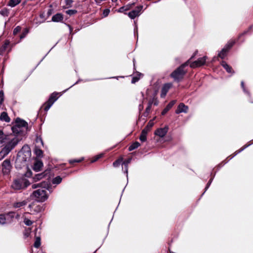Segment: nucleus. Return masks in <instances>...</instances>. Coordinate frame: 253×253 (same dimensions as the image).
Returning a JSON list of instances; mask_svg holds the SVG:
<instances>
[{"label":"nucleus","instance_id":"f257e3e1","mask_svg":"<svg viewBox=\"0 0 253 253\" xmlns=\"http://www.w3.org/2000/svg\"><path fill=\"white\" fill-rule=\"evenodd\" d=\"M50 183L49 181L48 180L43 181L39 183L33 184L32 185V187L33 189H36L39 187H41L42 188L35 190L33 192V198H35V200H37V201L40 202H43L46 201L48 197V195L46 193V190L43 189L42 188L47 189L51 193L52 192V190L51 187L50 185Z\"/></svg>","mask_w":253,"mask_h":253},{"label":"nucleus","instance_id":"f03ea898","mask_svg":"<svg viewBox=\"0 0 253 253\" xmlns=\"http://www.w3.org/2000/svg\"><path fill=\"white\" fill-rule=\"evenodd\" d=\"M31 156L30 148L28 145H24L18 153L15 163L16 168H21L26 165V163L29 161Z\"/></svg>","mask_w":253,"mask_h":253},{"label":"nucleus","instance_id":"7ed1b4c3","mask_svg":"<svg viewBox=\"0 0 253 253\" xmlns=\"http://www.w3.org/2000/svg\"><path fill=\"white\" fill-rule=\"evenodd\" d=\"M30 182L25 177L22 176L15 178L11 184V188L15 190H19L26 188Z\"/></svg>","mask_w":253,"mask_h":253},{"label":"nucleus","instance_id":"20e7f679","mask_svg":"<svg viewBox=\"0 0 253 253\" xmlns=\"http://www.w3.org/2000/svg\"><path fill=\"white\" fill-rule=\"evenodd\" d=\"M189 62V60H188L186 62L181 65L171 74V77L173 78L175 81L179 82L183 79L186 72L184 70V68L188 65Z\"/></svg>","mask_w":253,"mask_h":253},{"label":"nucleus","instance_id":"39448f33","mask_svg":"<svg viewBox=\"0 0 253 253\" xmlns=\"http://www.w3.org/2000/svg\"><path fill=\"white\" fill-rule=\"evenodd\" d=\"M20 140V139L17 136L11 138L10 136L8 137V140H6L5 146L3 149L7 153H9L18 144Z\"/></svg>","mask_w":253,"mask_h":253},{"label":"nucleus","instance_id":"423d86ee","mask_svg":"<svg viewBox=\"0 0 253 253\" xmlns=\"http://www.w3.org/2000/svg\"><path fill=\"white\" fill-rule=\"evenodd\" d=\"M58 94V93L56 92H54L51 94L48 100L44 104V110L45 111L47 112L57 100L58 98L57 96Z\"/></svg>","mask_w":253,"mask_h":253},{"label":"nucleus","instance_id":"0eeeda50","mask_svg":"<svg viewBox=\"0 0 253 253\" xmlns=\"http://www.w3.org/2000/svg\"><path fill=\"white\" fill-rule=\"evenodd\" d=\"M234 44V42H228L225 47L219 52L218 54V57L221 58V59H224L229 49L232 47V46Z\"/></svg>","mask_w":253,"mask_h":253},{"label":"nucleus","instance_id":"6e6552de","mask_svg":"<svg viewBox=\"0 0 253 253\" xmlns=\"http://www.w3.org/2000/svg\"><path fill=\"white\" fill-rule=\"evenodd\" d=\"M50 175V170L46 169L44 172L36 174L33 177L34 182H37L44 177L48 178Z\"/></svg>","mask_w":253,"mask_h":253},{"label":"nucleus","instance_id":"1a4fd4ad","mask_svg":"<svg viewBox=\"0 0 253 253\" xmlns=\"http://www.w3.org/2000/svg\"><path fill=\"white\" fill-rule=\"evenodd\" d=\"M143 7V6L142 5L137 6L135 9H134L128 13V16L131 19H134L136 17L140 15Z\"/></svg>","mask_w":253,"mask_h":253},{"label":"nucleus","instance_id":"9d476101","mask_svg":"<svg viewBox=\"0 0 253 253\" xmlns=\"http://www.w3.org/2000/svg\"><path fill=\"white\" fill-rule=\"evenodd\" d=\"M206 56L199 58L197 60L191 63L190 64V67L194 68L204 65L206 63Z\"/></svg>","mask_w":253,"mask_h":253},{"label":"nucleus","instance_id":"9b49d317","mask_svg":"<svg viewBox=\"0 0 253 253\" xmlns=\"http://www.w3.org/2000/svg\"><path fill=\"white\" fill-rule=\"evenodd\" d=\"M11 165L10 161L8 159L4 160L2 164V170L4 174L9 173L11 169Z\"/></svg>","mask_w":253,"mask_h":253},{"label":"nucleus","instance_id":"f8f14e48","mask_svg":"<svg viewBox=\"0 0 253 253\" xmlns=\"http://www.w3.org/2000/svg\"><path fill=\"white\" fill-rule=\"evenodd\" d=\"M169 130V126H166L164 127L158 128L155 131V135L159 136L160 137H164L167 133Z\"/></svg>","mask_w":253,"mask_h":253},{"label":"nucleus","instance_id":"ddd939ff","mask_svg":"<svg viewBox=\"0 0 253 253\" xmlns=\"http://www.w3.org/2000/svg\"><path fill=\"white\" fill-rule=\"evenodd\" d=\"M15 126L21 127L25 129H28L27 123L20 118H17L16 119Z\"/></svg>","mask_w":253,"mask_h":253},{"label":"nucleus","instance_id":"4468645a","mask_svg":"<svg viewBox=\"0 0 253 253\" xmlns=\"http://www.w3.org/2000/svg\"><path fill=\"white\" fill-rule=\"evenodd\" d=\"M43 167V163L42 162L39 160H36L34 161L33 169L36 172L40 171Z\"/></svg>","mask_w":253,"mask_h":253},{"label":"nucleus","instance_id":"2eb2a0df","mask_svg":"<svg viewBox=\"0 0 253 253\" xmlns=\"http://www.w3.org/2000/svg\"><path fill=\"white\" fill-rule=\"evenodd\" d=\"M172 84L170 83L166 84L163 85L161 90V97H165L169 90Z\"/></svg>","mask_w":253,"mask_h":253},{"label":"nucleus","instance_id":"dca6fc26","mask_svg":"<svg viewBox=\"0 0 253 253\" xmlns=\"http://www.w3.org/2000/svg\"><path fill=\"white\" fill-rule=\"evenodd\" d=\"M188 110L187 106L184 105V103H181L178 105L177 110L175 111L176 114H179L180 113H187Z\"/></svg>","mask_w":253,"mask_h":253},{"label":"nucleus","instance_id":"f3484780","mask_svg":"<svg viewBox=\"0 0 253 253\" xmlns=\"http://www.w3.org/2000/svg\"><path fill=\"white\" fill-rule=\"evenodd\" d=\"M12 132L15 134H23L27 131V129H25L21 127L14 126L12 127Z\"/></svg>","mask_w":253,"mask_h":253},{"label":"nucleus","instance_id":"a211bd4d","mask_svg":"<svg viewBox=\"0 0 253 253\" xmlns=\"http://www.w3.org/2000/svg\"><path fill=\"white\" fill-rule=\"evenodd\" d=\"M14 212L11 211L6 213H4L7 224L11 223L13 221Z\"/></svg>","mask_w":253,"mask_h":253},{"label":"nucleus","instance_id":"6ab92c4d","mask_svg":"<svg viewBox=\"0 0 253 253\" xmlns=\"http://www.w3.org/2000/svg\"><path fill=\"white\" fill-rule=\"evenodd\" d=\"M221 65L226 70L227 72L232 74H234V72L233 70L232 67L229 65L226 62L222 61L221 62Z\"/></svg>","mask_w":253,"mask_h":253},{"label":"nucleus","instance_id":"aec40b11","mask_svg":"<svg viewBox=\"0 0 253 253\" xmlns=\"http://www.w3.org/2000/svg\"><path fill=\"white\" fill-rule=\"evenodd\" d=\"M28 207L30 208L31 211H34L35 212H41L42 210V208L41 206L38 205L35 207V205L33 204H30Z\"/></svg>","mask_w":253,"mask_h":253},{"label":"nucleus","instance_id":"412c9836","mask_svg":"<svg viewBox=\"0 0 253 253\" xmlns=\"http://www.w3.org/2000/svg\"><path fill=\"white\" fill-rule=\"evenodd\" d=\"M175 103V100H172L170 101L165 107V108L163 110L162 112V115H165L171 109V108L174 105Z\"/></svg>","mask_w":253,"mask_h":253},{"label":"nucleus","instance_id":"4be33fe9","mask_svg":"<svg viewBox=\"0 0 253 253\" xmlns=\"http://www.w3.org/2000/svg\"><path fill=\"white\" fill-rule=\"evenodd\" d=\"M63 19V16L61 13H57L54 15L52 17V21L55 22H61Z\"/></svg>","mask_w":253,"mask_h":253},{"label":"nucleus","instance_id":"5701e85b","mask_svg":"<svg viewBox=\"0 0 253 253\" xmlns=\"http://www.w3.org/2000/svg\"><path fill=\"white\" fill-rule=\"evenodd\" d=\"M0 119L1 121H4L7 123H9L10 121V118L8 117L7 113L5 112H3L1 113Z\"/></svg>","mask_w":253,"mask_h":253},{"label":"nucleus","instance_id":"b1692460","mask_svg":"<svg viewBox=\"0 0 253 253\" xmlns=\"http://www.w3.org/2000/svg\"><path fill=\"white\" fill-rule=\"evenodd\" d=\"M27 204L26 200H24L20 202H15L13 204V207L15 208H19L26 206Z\"/></svg>","mask_w":253,"mask_h":253},{"label":"nucleus","instance_id":"393cba45","mask_svg":"<svg viewBox=\"0 0 253 253\" xmlns=\"http://www.w3.org/2000/svg\"><path fill=\"white\" fill-rule=\"evenodd\" d=\"M153 101L152 100H150L149 101L148 106L147 108H146L145 112L144 113L143 116L144 117H147L148 115H149L150 110L151 109V107L152 105Z\"/></svg>","mask_w":253,"mask_h":253},{"label":"nucleus","instance_id":"a878e982","mask_svg":"<svg viewBox=\"0 0 253 253\" xmlns=\"http://www.w3.org/2000/svg\"><path fill=\"white\" fill-rule=\"evenodd\" d=\"M253 144V143H249V144H247L246 145H245L244 146H243L241 148H240L239 150L236 151L234 155L231 157V159L233 158L234 157H235L236 155H237L238 154L240 153V152H241L242 151H243L244 149H245L246 148H247V147H248L249 146H250L251 145H252Z\"/></svg>","mask_w":253,"mask_h":253},{"label":"nucleus","instance_id":"bb28decb","mask_svg":"<svg viewBox=\"0 0 253 253\" xmlns=\"http://www.w3.org/2000/svg\"><path fill=\"white\" fill-rule=\"evenodd\" d=\"M148 132H146V130H142L139 137L140 140L142 142H144L147 139V135Z\"/></svg>","mask_w":253,"mask_h":253},{"label":"nucleus","instance_id":"cd10ccee","mask_svg":"<svg viewBox=\"0 0 253 253\" xmlns=\"http://www.w3.org/2000/svg\"><path fill=\"white\" fill-rule=\"evenodd\" d=\"M20 1L21 0H10L8 2V5L13 7L18 4Z\"/></svg>","mask_w":253,"mask_h":253},{"label":"nucleus","instance_id":"c85d7f7f","mask_svg":"<svg viewBox=\"0 0 253 253\" xmlns=\"http://www.w3.org/2000/svg\"><path fill=\"white\" fill-rule=\"evenodd\" d=\"M140 145V144L138 142H135L129 147L128 150L129 151H132L137 148Z\"/></svg>","mask_w":253,"mask_h":253},{"label":"nucleus","instance_id":"c756f323","mask_svg":"<svg viewBox=\"0 0 253 253\" xmlns=\"http://www.w3.org/2000/svg\"><path fill=\"white\" fill-rule=\"evenodd\" d=\"M7 224L5 215L4 214H0V225H5Z\"/></svg>","mask_w":253,"mask_h":253},{"label":"nucleus","instance_id":"7c9ffc66","mask_svg":"<svg viewBox=\"0 0 253 253\" xmlns=\"http://www.w3.org/2000/svg\"><path fill=\"white\" fill-rule=\"evenodd\" d=\"M62 180V178L60 176H58L52 179V182L53 184H59L61 182Z\"/></svg>","mask_w":253,"mask_h":253},{"label":"nucleus","instance_id":"2f4dec72","mask_svg":"<svg viewBox=\"0 0 253 253\" xmlns=\"http://www.w3.org/2000/svg\"><path fill=\"white\" fill-rule=\"evenodd\" d=\"M154 123L153 120H151L149 122L146 126L143 129V130H146L147 132H148V131L150 130L151 127L153 126Z\"/></svg>","mask_w":253,"mask_h":253},{"label":"nucleus","instance_id":"473e14b6","mask_svg":"<svg viewBox=\"0 0 253 253\" xmlns=\"http://www.w3.org/2000/svg\"><path fill=\"white\" fill-rule=\"evenodd\" d=\"M23 217L24 219L23 222L27 226H31L33 224V222L27 218L25 215H23Z\"/></svg>","mask_w":253,"mask_h":253},{"label":"nucleus","instance_id":"72a5a7b5","mask_svg":"<svg viewBox=\"0 0 253 253\" xmlns=\"http://www.w3.org/2000/svg\"><path fill=\"white\" fill-rule=\"evenodd\" d=\"M10 136L3 135L2 136H0V143H5L6 140H8V137Z\"/></svg>","mask_w":253,"mask_h":253},{"label":"nucleus","instance_id":"f704fd0d","mask_svg":"<svg viewBox=\"0 0 253 253\" xmlns=\"http://www.w3.org/2000/svg\"><path fill=\"white\" fill-rule=\"evenodd\" d=\"M123 158H119V159L117 160L113 163V166L114 167H118L120 165L121 163L123 162Z\"/></svg>","mask_w":253,"mask_h":253},{"label":"nucleus","instance_id":"c9c22d12","mask_svg":"<svg viewBox=\"0 0 253 253\" xmlns=\"http://www.w3.org/2000/svg\"><path fill=\"white\" fill-rule=\"evenodd\" d=\"M104 153H100V154H98L95 157H94L91 160V163H94L96 161H97L99 159L102 158L104 156Z\"/></svg>","mask_w":253,"mask_h":253},{"label":"nucleus","instance_id":"e433bc0d","mask_svg":"<svg viewBox=\"0 0 253 253\" xmlns=\"http://www.w3.org/2000/svg\"><path fill=\"white\" fill-rule=\"evenodd\" d=\"M9 153L5 151L3 148L0 152V161L7 156Z\"/></svg>","mask_w":253,"mask_h":253},{"label":"nucleus","instance_id":"4c0bfd02","mask_svg":"<svg viewBox=\"0 0 253 253\" xmlns=\"http://www.w3.org/2000/svg\"><path fill=\"white\" fill-rule=\"evenodd\" d=\"M9 42L7 41H6L3 44V45L2 46V47L0 48V52H4L5 49H6L7 46L9 45Z\"/></svg>","mask_w":253,"mask_h":253},{"label":"nucleus","instance_id":"58836bf2","mask_svg":"<svg viewBox=\"0 0 253 253\" xmlns=\"http://www.w3.org/2000/svg\"><path fill=\"white\" fill-rule=\"evenodd\" d=\"M40 241H41V239L40 237L36 238V241L34 243V247L35 248H38L40 247V246L41 245Z\"/></svg>","mask_w":253,"mask_h":253},{"label":"nucleus","instance_id":"ea45409f","mask_svg":"<svg viewBox=\"0 0 253 253\" xmlns=\"http://www.w3.org/2000/svg\"><path fill=\"white\" fill-rule=\"evenodd\" d=\"M84 160V158L82 157L80 159L70 160L69 161V162L70 164H72L74 163H80V162L83 161Z\"/></svg>","mask_w":253,"mask_h":253},{"label":"nucleus","instance_id":"a19ab883","mask_svg":"<svg viewBox=\"0 0 253 253\" xmlns=\"http://www.w3.org/2000/svg\"><path fill=\"white\" fill-rule=\"evenodd\" d=\"M28 33H29L28 29H25L20 36V40H22V39L24 38L26 36V35H27V34Z\"/></svg>","mask_w":253,"mask_h":253},{"label":"nucleus","instance_id":"79ce46f5","mask_svg":"<svg viewBox=\"0 0 253 253\" xmlns=\"http://www.w3.org/2000/svg\"><path fill=\"white\" fill-rule=\"evenodd\" d=\"M0 14L3 16H8V10L6 8H4L0 11Z\"/></svg>","mask_w":253,"mask_h":253},{"label":"nucleus","instance_id":"37998d69","mask_svg":"<svg viewBox=\"0 0 253 253\" xmlns=\"http://www.w3.org/2000/svg\"><path fill=\"white\" fill-rule=\"evenodd\" d=\"M77 11L75 9H70L66 11V13L70 15H72L76 14Z\"/></svg>","mask_w":253,"mask_h":253},{"label":"nucleus","instance_id":"c03bdc74","mask_svg":"<svg viewBox=\"0 0 253 253\" xmlns=\"http://www.w3.org/2000/svg\"><path fill=\"white\" fill-rule=\"evenodd\" d=\"M21 30V28L20 26H17L13 30V34L14 35H17Z\"/></svg>","mask_w":253,"mask_h":253},{"label":"nucleus","instance_id":"a18cd8bd","mask_svg":"<svg viewBox=\"0 0 253 253\" xmlns=\"http://www.w3.org/2000/svg\"><path fill=\"white\" fill-rule=\"evenodd\" d=\"M4 100V93L2 90L0 91V104H1Z\"/></svg>","mask_w":253,"mask_h":253},{"label":"nucleus","instance_id":"49530a36","mask_svg":"<svg viewBox=\"0 0 253 253\" xmlns=\"http://www.w3.org/2000/svg\"><path fill=\"white\" fill-rule=\"evenodd\" d=\"M35 153H36V154L39 156V157H40L42 155V150H41V149H38V148H36V150H35Z\"/></svg>","mask_w":253,"mask_h":253},{"label":"nucleus","instance_id":"de8ad7c7","mask_svg":"<svg viewBox=\"0 0 253 253\" xmlns=\"http://www.w3.org/2000/svg\"><path fill=\"white\" fill-rule=\"evenodd\" d=\"M110 9H105L104 10L103 12V17H107L109 13H110Z\"/></svg>","mask_w":253,"mask_h":253},{"label":"nucleus","instance_id":"09e8293b","mask_svg":"<svg viewBox=\"0 0 253 253\" xmlns=\"http://www.w3.org/2000/svg\"><path fill=\"white\" fill-rule=\"evenodd\" d=\"M124 168L123 167V170L124 171V172L126 173V176L127 177V173H128V165H123Z\"/></svg>","mask_w":253,"mask_h":253},{"label":"nucleus","instance_id":"8fccbe9b","mask_svg":"<svg viewBox=\"0 0 253 253\" xmlns=\"http://www.w3.org/2000/svg\"><path fill=\"white\" fill-rule=\"evenodd\" d=\"M124 168L123 167V170L124 171V172L126 173V176L127 177V173H128V165H123Z\"/></svg>","mask_w":253,"mask_h":253},{"label":"nucleus","instance_id":"3c124183","mask_svg":"<svg viewBox=\"0 0 253 253\" xmlns=\"http://www.w3.org/2000/svg\"><path fill=\"white\" fill-rule=\"evenodd\" d=\"M134 3H132L131 4H129L126 6H124L126 10L127 11V10H129L132 7V6L134 5Z\"/></svg>","mask_w":253,"mask_h":253},{"label":"nucleus","instance_id":"603ef678","mask_svg":"<svg viewBox=\"0 0 253 253\" xmlns=\"http://www.w3.org/2000/svg\"><path fill=\"white\" fill-rule=\"evenodd\" d=\"M131 160H132V159L131 158H128L127 160H125L123 162V165H128V164L130 163Z\"/></svg>","mask_w":253,"mask_h":253},{"label":"nucleus","instance_id":"864d4df0","mask_svg":"<svg viewBox=\"0 0 253 253\" xmlns=\"http://www.w3.org/2000/svg\"><path fill=\"white\" fill-rule=\"evenodd\" d=\"M139 80V77H133L131 80V83L132 84H134L136 82H137Z\"/></svg>","mask_w":253,"mask_h":253},{"label":"nucleus","instance_id":"5fc2aeb1","mask_svg":"<svg viewBox=\"0 0 253 253\" xmlns=\"http://www.w3.org/2000/svg\"><path fill=\"white\" fill-rule=\"evenodd\" d=\"M241 86H242V88H243L244 92L249 94V93L247 91L245 87L244 83L243 81L241 82Z\"/></svg>","mask_w":253,"mask_h":253},{"label":"nucleus","instance_id":"6e6d98bb","mask_svg":"<svg viewBox=\"0 0 253 253\" xmlns=\"http://www.w3.org/2000/svg\"><path fill=\"white\" fill-rule=\"evenodd\" d=\"M117 11L118 12H120V13H122V12H124L125 11H126V9H125V8L124 6H122L121 7H120L118 10Z\"/></svg>","mask_w":253,"mask_h":253},{"label":"nucleus","instance_id":"4d7b16f0","mask_svg":"<svg viewBox=\"0 0 253 253\" xmlns=\"http://www.w3.org/2000/svg\"><path fill=\"white\" fill-rule=\"evenodd\" d=\"M32 173L31 170L27 171V172L25 173L26 176H27L28 177H31L32 176Z\"/></svg>","mask_w":253,"mask_h":253},{"label":"nucleus","instance_id":"13d9d810","mask_svg":"<svg viewBox=\"0 0 253 253\" xmlns=\"http://www.w3.org/2000/svg\"><path fill=\"white\" fill-rule=\"evenodd\" d=\"M14 218H16L17 219H19V218H20V215L18 213H16L15 212H14Z\"/></svg>","mask_w":253,"mask_h":253},{"label":"nucleus","instance_id":"bf43d9fd","mask_svg":"<svg viewBox=\"0 0 253 253\" xmlns=\"http://www.w3.org/2000/svg\"><path fill=\"white\" fill-rule=\"evenodd\" d=\"M72 0H66V4L67 5L71 4L72 3Z\"/></svg>","mask_w":253,"mask_h":253},{"label":"nucleus","instance_id":"052dcab7","mask_svg":"<svg viewBox=\"0 0 253 253\" xmlns=\"http://www.w3.org/2000/svg\"><path fill=\"white\" fill-rule=\"evenodd\" d=\"M143 105H141V104H140L139 106V111H141L143 109Z\"/></svg>","mask_w":253,"mask_h":253},{"label":"nucleus","instance_id":"680f3d73","mask_svg":"<svg viewBox=\"0 0 253 253\" xmlns=\"http://www.w3.org/2000/svg\"><path fill=\"white\" fill-rule=\"evenodd\" d=\"M38 141H40L41 142L42 144L43 145L42 140L41 138L37 139V141L38 142Z\"/></svg>","mask_w":253,"mask_h":253},{"label":"nucleus","instance_id":"e2e57ef3","mask_svg":"<svg viewBox=\"0 0 253 253\" xmlns=\"http://www.w3.org/2000/svg\"><path fill=\"white\" fill-rule=\"evenodd\" d=\"M212 179H213V178H211L209 180V181L208 182V183H207V184H209V186H210V185H211V182H212Z\"/></svg>","mask_w":253,"mask_h":253},{"label":"nucleus","instance_id":"0e129e2a","mask_svg":"<svg viewBox=\"0 0 253 253\" xmlns=\"http://www.w3.org/2000/svg\"><path fill=\"white\" fill-rule=\"evenodd\" d=\"M3 135H4V134H3V131L2 130L0 129V136H2Z\"/></svg>","mask_w":253,"mask_h":253},{"label":"nucleus","instance_id":"69168bd1","mask_svg":"<svg viewBox=\"0 0 253 253\" xmlns=\"http://www.w3.org/2000/svg\"><path fill=\"white\" fill-rule=\"evenodd\" d=\"M68 27H69V28L70 32V33H71L72 32V27H71L70 25H68Z\"/></svg>","mask_w":253,"mask_h":253},{"label":"nucleus","instance_id":"338daca9","mask_svg":"<svg viewBox=\"0 0 253 253\" xmlns=\"http://www.w3.org/2000/svg\"><path fill=\"white\" fill-rule=\"evenodd\" d=\"M80 80H78L77 82H76L74 84H73L71 86V87H72L73 85H74L75 84H78L79 82H80Z\"/></svg>","mask_w":253,"mask_h":253},{"label":"nucleus","instance_id":"774afa93","mask_svg":"<svg viewBox=\"0 0 253 253\" xmlns=\"http://www.w3.org/2000/svg\"><path fill=\"white\" fill-rule=\"evenodd\" d=\"M209 187H210L209 184H207V186L205 188V191L209 188Z\"/></svg>","mask_w":253,"mask_h":253}]
</instances>
